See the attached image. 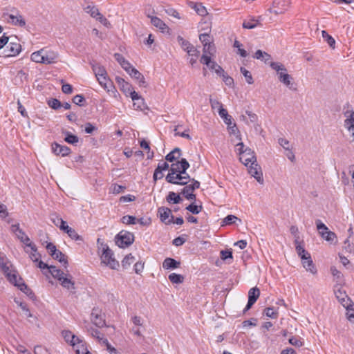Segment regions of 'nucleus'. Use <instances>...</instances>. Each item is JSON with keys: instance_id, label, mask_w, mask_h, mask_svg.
Here are the masks:
<instances>
[{"instance_id": "nucleus-1", "label": "nucleus", "mask_w": 354, "mask_h": 354, "mask_svg": "<svg viewBox=\"0 0 354 354\" xmlns=\"http://www.w3.org/2000/svg\"><path fill=\"white\" fill-rule=\"evenodd\" d=\"M189 167V164L185 158H182L180 161L172 163L169 169V172L166 176V180L170 183H176L175 180H185V178L178 177V174L181 171V170L184 172V171L187 170Z\"/></svg>"}, {"instance_id": "nucleus-2", "label": "nucleus", "mask_w": 354, "mask_h": 354, "mask_svg": "<svg viewBox=\"0 0 354 354\" xmlns=\"http://www.w3.org/2000/svg\"><path fill=\"white\" fill-rule=\"evenodd\" d=\"M102 263L109 266L111 269H117L119 266V263L113 257L112 250L106 244L102 245V253L101 254Z\"/></svg>"}, {"instance_id": "nucleus-3", "label": "nucleus", "mask_w": 354, "mask_h": 354, "mask_svg": "<svg viewBox=\"0 0 354 354\" xmlns=\"http://www.w3.org/2000/svg\"><path fill=\"white\" fill-rule=\"evenodd\" d=\"M134 241L133 233L127 231H121L115 237V243L120 247L124 248L129 246Z\"/></svg>"}, {"instance_id": "nucleus-4", "label": "nucleus", "mask_w": 354, "mask_h": 354, "mask_svg": "<svg viewBox=\"0 0 354 354\" xmlns=\"http://www.w3.org/2000/svg\"><path fill=\"white\" fill-rule=\"evenodd\" d=\"M21 50V46L19 42L10 41L6 46L3 51L0 52L4 57H14L17 55Z\"/></svg>"}, {"instance_id": "nucleus-5", "label": "nucleus", "mask_w": 354, "mask_h": 354, "mask_svg": "<svg viewBox=\"0 0 354 354\" xmlns=\"http://www.w3.org/2000/svg\"><path fill=\"white\" fill-rule=\"evenodd\" d=\"M248 167L249 174L256 178V180L261 184L263 183V174L261 171V167L254 162L252 165L247 166Z\"/></svg>"}, {"instance_id": "nucleus-6", "label": "nucleus", "mask_w": 354, "mask_h": 354, "mask_svg": "<svg viewBox=\"0 0 354 354\" xmlns=\"http://www.w3.org/2000/svg\"><path fill=\"white\" fill-rule=\"evenodd\" d=\"M260 295V290L258 288L254 287L252 288L248 292V304L243 310V312L248 311L253 304L257 301Z\"/></svg>"}, {"instance_id": "nucleus-7", "label": "nucleus", "mask_w": 354, "mask_h": 354, "mask_svg": "<svg viewBox=\"0 0 354 354\" xmlns=\"http://www.w3.org/2000/svg\"><path fill=\"white\" fill-rule=\"evenodd\" d=\"M214 45L211 44L203 45V54L201 58V62L205 65H209L211 62L212 55L214 53Z\"/></svg>"}, {"instance_id": "nucleus-8", "label": "nucleus", "mask_w": 354, "mask_h": 354, "mask_svg": "<svg viewBox=\"0 0 354 354\" xmlns=\"http://www.w3.org/2000/svg\"><path fill=\"white\" fill-rule=\"evenodd\" d=\"M99 84L107 91V92H113L115 97H117L118 93L115 89L112 82L108 78L107 75L97 78Z\"/></svg>"}, {"instance_id": "nucleus-9", "label": "nucleus", "mask_w": 354, "mask_h": 354, "mask_svg": "<svg viewBox=\"0 0 354 354\" xmlns=\"http://www.w3.org/2000/svg\"><path fill=\"white\" fill-rule=\"evenodd\" d=\"M91 319L93 324L97 327L102 328L105 326V320L101 312L97 309H93Z\"/></svg>"}, {"instance_id": "nucleus-10", "label": "nucleus", "mask_w": 354, "mask_h": 354, "mask_svg": "<svg viewBox=\"0 0 354 354\" xmlns=\"http://www.w3.org/2000/svg\"><path fill=\"white\" fill-rule=\"evenodd\" d=\"M239 160L245 166H248L250 164L252 165L254 162H257L254 153L250 148H246V153H243L239 157Z\"/></svg>"}, {"instance_id": "nucleus-11", "label": "nucleus", "mask_w": 354, "mask_h": 354, "mask_svg": "<svg viewBox=\"0 0 354 354\" xmlns=\"http://www.w3.org/2000/svg\"><path fill=\"white\" fill-rule=\"evenodd\" d=\"M158 212L160 215L161 221L165 224H170L172 223L174 216L171 215V212L169 208L161 207L158 208Z\"/></svg>"}, {"instance_id": "nucleus-12", "label": "nucleus", "mask_w": 354, "mask_h": 354, "mask_svg": "<svg viewBox=\"0 0 354 354\" xmlns=\"http://www.w3.org/2000/svg\"><path fill=\"white\" fill-rule=\"evenodd\" d=\"M305 259H301L303 267L307 272L315 275L317 273V270L312 260L310 254L305 257Z\"/></svg>"}, {"instance_id": "nucleus-13", "label": "nucleus", "mask_w": 354, "mask_h": 354, "mask_svg": "<svg viewBox=\"0 0 354 354\" xmlns=\"http://www.w3.org/2000/svg\"><path fill=\"white\" fill-rule=\"evenodd\" d=\"M69 344L73 347L77 354H83L86 349L83 342L75 335L74 339H71Z\"/></svg>"}, {"instance_id": "nucleus-14", "label": "nucleus", "mask_w": 354, "mask_h": 354, "mask_svg": "<svg viewBox=\"0 0 354 354\" xmlns=\"http://www.w3.org/2000/svg\"><path fill=\"white\" fill-rule=\"evenodd\" d=\"M43 55L44 64H51L55 63L58 58V53L57 52L51 50H47L44 48Z\"/></svg>"}, {"instance_id": "nucleus-15", "label": "nucleus", "mask_w": 354, "mask_h": 354, "mask_svg": "<svg viewBox=\"0 0 354 354\" xmlns=\"http://www.w3.org/2000/svg\"><path fill=\"white\" fill-rule=\"evenodd\" d=\"M52 151L56 155H61L64 157L71 153V149L67 146L60 145L56 142L52 145Z\"/></svg>"}, {"instance_id": "nucleus-16", "label": "nucleus", "mask_w": 354, "mask_h": 354, "mask_svg": "<svg viewBox=\"0 0 354 354\" xmlns=\"http://www.w3.org/2000/svg\"><path fill=\"white\" fill-rule=\"evenodd\" d=\"M190 182L191 184L188 185L187 183L185 185L186 186L181 191V194H183L185 197L187 196V194L193 193L195 189H198L200 187V183L198 180L192 179Z\"/></svg>"}, {"instance_id": "nucleus-17", "label": "nucleus", "mask_w": 354, "mask_h": 354, "mask_svg": "<svg viewBox=\"0 0 354 354\" xmlns=\"http://www.w3.org/2000/svg\"><path fill=\"white\" fill-rule=\"evenodd\" d=\"M344 126L351 133L352 141L354 142V111L349 113V115L344 121Z\"/></svg>"}, {"instance_id": "nucleus-18", "label": "nucleus", "mask_w": 354, "mask_h": 354, "mask_svg": "<svg viewBox=\"0 0 354 354\" xmlns=\"http://www.w3.org/2000/svg\"><path fill=\"white\" fill-rule=\"evenodd\" d=\"M10 22L15 26H19L20 27H23L26 25V21L24 19L23 17L19 14L17 15L10 14L9 15Z\"/></svg>"}, {"instance_id": "nucleus-19", "label": "nucleus", "mask_w": 354, "mask_h": 354, "mask_svg": "<svg viewBox=\"0 0 354 354\" xmlns=\"http://www.w3.org/2000/svg\"><path fill=\"white\" fill-rule=\"evenodd\" d=\"M180 265V261H178L172 258H166L162 263V268L165 270L176 269Z\"/></svg>"}, {"instance_id": "nucleus-20", "label": "nucleus", "mask_w": 354, "mask_h": 354, "mask_svg": "<svg viewBox=\"0 0 354 354\" xmlns=\"http://www.w3.org/2000/svg\"><path fill=\"white\" fill-rule=\"evenodd\" d=\"M151 19V23L157 28L160 29L162 32H165L168 29V26L165 23L157 17L148 16Z\"/></svg>"}, {"instance_id": "nucleus-21", "label": "nucleus", "mask_w": 354, "mask_h": 354, "mask_svg": "<svg viewBox=\"0 0 354 354\" xmlns=\"http://www.w3.org/2000/svg\"><path fill=\"white\" fill-rule=\"evenodd\" d=\"M277 75L281 82H282L284 85L289 87L290 88H292V84L290 82L292 77L289 74L287 73V70L283 71Z\"/></svg>"}, {"instance_id": "nucleus-22", "label": "nucleus", "mask_w": 354, "mask_h": 354, "mask_svg": "<svg viewBox=\"0 0 354 354\" xmlns=\"http://www.w3.org/2000/svg\"><path fill=\"white\" fill-rule=\"evenodd\" d=\"M243 28L245 29H253L258 26H261V22L254 18H249L244 20L243 23Z\"/></svg>"}, {"instance_id": "nucleus-23", "label": "nucleus", "mask_w": 354, "mask_h": 354, "mask_svg": "<svg viewBox=\"0 0 354 354\" xmlns=\"http://www.w3.org/2000/svg\"><path fill=\"white\" fill-rule=\"evenodd\" d=\"M28 245H29L27 247L30 248L31 251H29L28 250H26V252L29 254V257L33 262H37L39 259L40 258V255L37 252L36 245L32 243L31 244H28Z\"/></svg>"}, {"instance_id": "nucleus-24", "label": "nucleus", "mask_w": 354, "mask_h": 354, "mask_svg": "<svg viewBox=\"0 0 354 354\" xmlns=\"http://www.w3.org/2000/svg\"><path fill=\"white\" fill-rule=\"evenodd\" d=\"M115 80L120 86L121 91H122L126 95H128V92H130L131 86L122 77H116Z\"/></svg>"}, {"instance_id": "nucleus-25", "label": "nucleus", "mask_w": 354, "mask_h": 354, "mask_svg": "<svg viewBox=\"0 0 354 354\" xmlns=\"http://www.w3.org/2000/svg\"><path fill=\"white\" fill-rule=\"evenodd\" d=\"M295 249L298 256L300 257L301 259H306L305 257L310 254V253L304 249V246L297 239L295 241Z\"/></svg>"}, {"instance_id": "nucleus-26", "label": "nucleus", "mask_w": 354, "mask_h": 354, "mask_svg": "<svg viewBox=\"0 0 354 354\" xmlns=\"http://www.w3.org/2000/svg\"><path fill=\"white\" fill-rule=\"evenodd\" d=\"M71 276L66 274V276L59 281L63 288L68 290H74V282L72 281Z\"/></svg>"}, {"instance_id": "nucleus-27", "label": "nucleus", "mask_w": 354, "mask_h": 354, "mask_svg": "<svg viewBox=\"0 0 354 354\" xmlns=\"http://www.w3.org/2000/svg\"><path fill=\"white\" fill-rule=\"evenodd\" d=\"M6 277L10 283L19 288L21 287V283H24L22 279L19 277L14 270L10 274H8V277Z\"/></svg>"}, {"instance_id": "nucleus-28", "label": "nucleus", "mask_w": 354, "mask_h": 354, "mask_svg": "<svg viewBox=\"0 0 354 354\" xmlns=\"http://www.w3.org/2000/svg\"><path fill=\"white\" fill-rule=\"evenodd\" d=\"M187 170H185L184 172L181 170V171H180L178 174V177H181L182 178H185V180H175V181L176 183H171V184H175V185H187L189 182H190V180H192L190 179V176H189V174L187 173L186 171Z\"/></svg>"}, {"instance_id": "nucleus-29", "label": "nucleus", "mask_w": 354, "mask_h": 354, "mask_svg": "<svg viewBox=\"0 0 354 354\" xmlns=\"http://www.w3.org/2000/svg\"><path fill=\"white\" fill-rule=\"evenodd\" d=\"M49 272L55 279H57L59 281H60L66 274L53 266H50L49 267Z\"/></svg>"}, {"instance_id": "nucleus-30", "label": "nucleus", "mask_w": 354, "mask_h": 354, "mask_svg": "<svg viewBox=\"0 0 354 354\" xmlns=\"http://www.w3.org/2000/svg\"><path fill=\"white\" fill-rule=\"evenodd\" d=\"M63 133L65 135L64 140L68 143L73 145H76L79 142V138L72 134L69 131H64Z\"/></svg>"}, {"instance_id": "nucleus-31", "label": "nucleus", "mask_w": 354, "mask_h": 354, "mask_svg": "<svg viewBox=\"0 0 354 354\" xmlns=\"http://www.w3.org/2000/svg\"><path fill=\"white\" fill-rule=\"evenodd\" d=\"M44 48L34 52L30 55V59L32 62L39 64H44Z\"/></svg>"}, {"instance_id": "nucleus-32", "label": "nucleus", "mask_w": 354, "mask_h": 354, "mask_svg": "<svg viewBox=\"0 0 354 354\" xmlns=\"http://www.w3.org/2000/svg\"><path fill=\"white\" fill-rule=\"evenodd\" d=\"M84 11L89 14L91 17L97 18L98 15H100V12L97 8L93 5H88L84 8Z\"/></svg>"}, {"instance_id": "nucleus-33", "label": "nucleus", "mask_w": 354, "mask_h": 354, "mask_svg": "<svg viewBox=\"0 0 354 354\" xmlns=\"http://www.w3.org/2000/svg\"><path fill=\"white\" fill-rule=\"evenodd\" d=\"M68 230L66 232L68 236L78 242V243H81L84 241V239L82 236L79 235L77 232L72 227L68 229Z\"/></svg>"}, {"instance_id": "nucleus-34", "label": "nucleus", "mask_w": 354, "mask_h": 354, "mask_svg": "<svg viewBox=\"0 0 354 354\" xmlns=\"http://www.w3.org/2000/svg\"><path fill=\"white\" fill-rule=\"evenodd\" d=\"M254 58L257 59H261L267 63L271 58L270 55L267 53L262 51L261 50H257L254 53Z\"/></svg>"}, {"instance_id": "nucleus-35", "label": "nucleus", "mask_w": 354, "mask_h": 354, "mask_svg": "<svg viewBox=\"0 0 354 354\" xmlns=\"http://www.w3.org/2000/svg\"><path fill=\"white\" fill-rule=\"evenodd\" d=\"M92 68L96 78L107 75L105 68L98 64H93Z\"/></svg>"}, {"instance_id": "nucleus-36", "label": "nucleus", "mask_w": 354, "mask_h": 354, "mask_svg": "<svg viewBox=\"0 0 354 354\" xmlns=\"http://www.w3.org/2000/svg\"><path fill=\"white\" fill-rule=\"evenodd\" d=\"M180 156V149L179 148H175L173 151H171L170 153H169L166 157L165 159L167 161L173 162L174 160L178 158Z\"/></svg>"}, {"instance_id": "nucleus-37", "label": "nucleus", "mask_w": 354, "mask_h": 354, "mask_svg": "<svg viewBox=\"0 0 354 354\" xmlns=\"http://www.w3.org/2000/svg\"><path fill=\"white\" fill-rule=\"evenodd\" d=\"M182 201L181 198L179 195L176 194L174 192H170L167 196V201L169 203L177 204L179 203Z\"/></svg>"}, {"instance_id": "nucleus-38", "label": "nucleus", "mask_w": 354, "mask_h": 354, "mask_svg": "<svg viewBox=\"0 0 354 354\" xmlns=\"http://www.w3.org/2000/svg\"><path fill=\"white\" fill-rule=\"evenodd\" d=\"M17 237L20 240L21 242L24 243L26 246H28V244H31L29 237L26 234L25 232L21 230L18 234H16Z\"/></svg>"}, {"instance_id": "nucleus-39", "label": "nucleus", "mask_w": 354, "mask_h": 354, "mask_svg": "<svg viewBox=\"0 0 354 354\" xmlns=\"http://www.w3.org/2000/svg\"><path fill=\"white\" fill-rule=\"evenodd\" d=\"M177 40L181 48L186 52L193 46L189 41L184 39L181 36H178Z\"/></svg>"}, {"instance_id": "nucleus-40", "label": "nucleus", "mask_w": 354, "mask_h": 354, "mask_svg": "<svg viewBox=\"0 0 354 354\" xmlns=\"http://www.w3.org/2000/svg\"><path fill=\"white\" fill-rule=\"evenodd\" d=\"M316 226L319 234L322 236H324V235L326 234V232L328 231V228L327 227V226L325 224H324L320 220L316 221Z\"/></svg>"}, {"instance_id": "nucleus-41", "label": "nucleus", "mask_w": 354, "mask_h": 354, "mask_svg": "<svg viewBox=\"0 0 354 354\" xmlns=\"http://www.w3.org/2000/svg\"><path fill=\"white\" fill-rule=\"evenodd\" d=\"M52 257L55 259L58 260L60 263H63L64 266H66L68 262L65 254H64L61 251L57 250L54 256Z\"/></svg>"}, {"instance_id": "nucleus-42", "label": "nucleus", "mask_w": 354, "mask_h": 354, "mask_svg": "<svg viewBox=\"0 0 354 354\" xmlns=\"http://www.w3.org/2000/svg\"><path fill=\"white\" fill-rule=\"evenodd\" d=\"M135 261V257L131 254H127L122 261V266L124 268H128Z\"/></svg>"}, {"instance_id": "nucleus-43", "label": "nucleus", "mask_w": 354, "mask_h": 354, "mask_svg": "<svg viewBox=\"0 0 354 354\" xmlns=\"http://www.w3.org/2000/svg\"><path fill=\"white\" fill-rule=\"evenodd\" d=\"M193 8L195 10L196 13L201 16H205L207 14L205 7L201 3H194Z\"/></svg>"}, {"instance_id": "nucleus-44", "label": "nucleus", "mask_w": 354, "mask_h": 354, "mask_svg": "<svg viewBox=\"0 0 354 354\" xmlns=\"http://www.w3.org/2000/svg\"><path fill=\"white\" fill-rule=\"evenodd\" d=\"M169 279L173 283H181L183 281V277L179 274L171 273L169 275Z\"/></svg>"}, {"instance_id": "nucleus-45", "label": "nucleus", "mask_w": 354, "mask_h": 354, "mask_svg": "<svg viewBox=\"0 0 354 354\" xmlns=\"http://www.w3.org/2000/svg\"><path fill=\"white\" fill-rule=\"evenodd\" d=\"M19 289L21 291H23L30 299H35V295L34 292L24 283H21V287H19Z\"/></svg>"}, {"instance_id": "nucleus-46", "label": "nucleus", "mask_w": 354, "mask_h": 354, "mask_svg": "<svg viewBox=\"0 0 354 354\" xmlns=\"http://www.w3.org/2000/svg\"><path fill=\"white\" fill-rule=\"evenodd\" d=\"M322 37L324 39V40L326 41H327V43L328 44V45L334 48H335V39L330 36L329 35L326 31L325 30H322Z\"/></svg>"}, {"instance_id": "nucleus-47", "label": "nucleus", "mask_w": 354, "mask_h": 354, "mask_svg": "<svg viewBox=\"0 0 354 354\" xmlns=\"http://www.w3.org/2000/svg\"><path fill=\"white\" fill-rule=\"evenodd\" d=\"M236 221L241 222V219L234 215H228L223 220V225H230L235 223Z\"/></svg>"}, {"instance_id": "nucleus-48", "label": "nucleus", "mask_w": 354, "mask_h": 354, "mask_svg": "<svg viewBox=\"0 0 354 354\" xmlns=\"http://www.w3.org/2000/svg\"><path fill=\"white\" fill-rule=\"evenodd\" d=\"M202 209L203 207L201 205H196L194 203H192L186 207L187 210L189 211L194 214H199L201 212Z\"/></svg>"}, {"instance_id": "nucleus-49", "label": "nucleus", "mask_w": 354, "mask_h": 354, "mask_svg": "<svg viewBox=\"0 0 354 354\" xmlns=\"http://www.w3.org/2000/svg\"><path fill=\"white\" fill-rule=\"evenodd\" d=\"M241 73L243 74V75L245 77L246 82L249 84H252L254 82L252 76L250 71H248L247 69H245L243 67L241 68Z\"/></svg>"}, {"instance_id": "nucleus-50", "label": "nucleus", "mask_w": 354, "mask_h": 354, "mask_svg": "<svg viewBox=\"0 0 354 354\" xmlns=\"http://www.w3.org/2000/svg\"><path fill=\"white\" fill-rule=\"evenodd\" d=\"M242 44L237 40H235L234 43V47L237 48V53L239 54L241 57H245L248 55V53L245 50L241 48Z\"/></svg>"}, {"instance_id": "nucleus-51", "label": "nucleus", "mask_w": 354, "mask_h": 354, "mask_svg": "<svg viewBox=\"0 0 354 354\" xmlns=\"http://www.w3.org/2000/svg\"><path fill=\"white\" fill-rule=\"evenodd\" d=\"M199 39L203 45L212 43V39L209 33L205 32L200 34Z\"/></svg>"}, {"instance_id": "nucleus-52", "label": "nucleus", "mask_w": 354, "mask_h": 354, "mask_svg": "<svg viewBox=\"0 0 354 354\" xmlns=\"http://www.w3.org/2000/svg\"><path fill=\"white\" fill-rule=\"evenodd\" d=\"M289 343L296 347H300L302 346L304 344V342L302 339L297 337H291L289 340Z\"/></svg>"}, {"instance_id": "nucleus-53", "label": "nucleus", "mask_w": 354, "mask_h": 354, "mask_svg": "<svg viewBox=\"0 0 354 354\" xmlns=\"http://www.w3.org/2000/svg\"><path fill=\"white\" fill-rule=\"evenodd\" d=\"M270 66L272 69L277 71V74H279L280 72H282L283 71H286L284 65L279 62H272L270 64Z\"/></svg>"}, {"instance_id": "nucleus-54", "label": "nucleus", "mask_w": 354, "mask_h": 354, "mask_svg": "<svg viewBox=\"0 0 354 354\" xmlns=\"http://www.w3.org/2000/svg\"><path fill=\"white\" fill-rule=\"evenodd\" d=\"M265 314L267 317L276 319L277 317L278 313L274 309V308L268 307L265 309Z\"/></svg>"}, {"instance_id": "nucleus-55", "label": "nucleus", "mask_w": 354, "mask_h": 354, "mask_svg": "<svg viewBox=\"0 0 354 354\" xmlns=\"http://www.w3.org/2000/svg\"><path fill=\"white\" fill-rule=\"evenodd\" d=\"M15 301L19 305L21 310L24 312L25 315L28 317H32V315L30 313L27 305L25 303L15 300Z\"/></svg>"}, {"instance_id": "nucleus-56", "label": "nucleus", "mask_w": 354, "mask_h": 354, "mask_svg": "<svg viewBox=\"0 0 354 354\" xmlns=\"http://www.w3.org/2000/svg\"><path fill=\"white\" fill-rule=\"evenodd\" d=\"M136 221L137 219L135 216L129 215L124 216L122 218V222L127 225L135 224L136 223Z\"/></svg>"}, {"instance_id": "nucleus-57", "label": "nucleus", "mask_w": 354, "mask_h": 354, "mask_svg": "<svg viewBox=\"0 0 354 354\" xmlns=\"http://www.w3.org/2000/svg\"><path fill=\"white\" fill-rule=\"evenodd\" d=\"M133 106L136 110H142L145 107V101L142 97L133 101Z\"/></svg>"}, {"instance_id": "nucleus-58", "label": "nucleus", "mask_w": 354, "mask_h": 354, "mask_svg": "<svg viewBox=\"0 0 354 354\" xmlns=\"http://www.w3.org/2000/svg\"><path fill=\"white\" fill-rule=\"evenodd\" d=\"M49 106L55 110L58 109L62 106V104L57 99H51L48 102Z\"/></svg>"}, {"instance_id": "nucleus-59", "label": "nucleus", "mask_w": 354, "mask_h": 354, "mask_svg": "<svg viewBox=\"0 0 354 354\" xmlns=\"http://www.w3.org/2000/svg\"><path fill=\"white\" fill-rule=\"evenodd\" d=\"M62 337L67 343H70L71 339H74V334L70 330H63L62 332Z\"/></svg>"}, {"instance_id": "nucleus-60", "label": "nucleus", "mask_w": 354, "mask_h": 354, "mask_svg": "<svg viewBox=\"0 0 354 354\" xmlns=\"http://www.w3.org/2000/svg\"><path fill=\"white\" fill-rule=\"evenodd\" d=\"M232 252L230 250H222L221 252V259L222 260H227L228 259H232Z\"/></svg>"}, {"instance_id": "nucleus-61", "label": "nucleus", "mask_w": 354, "mask_h": 354, "mask_svg": "<svg viewBox=\"0 0 354 354\" xmlns=\"http://www.w3.org/2000/svg\"><path fill=\"white\" fill-rule=\"evenodd\" d=\"M9 41L8 37L3 35L0 37V50L3 51L6 48V46L7 45Z\"/></svg>"}, {"instance_id": "nucleus-62", "label": "nucleus", "mask_w": 354, "mask_h": 354, "mask_svg": "<svg viewBox=\"0 0 354 354\" xmlns=\"http://www.w3.org/2000/svg\"><path fill=\"white\" fill-rule=\"evenodd\" d=\"M245 114L248 116L250 122L252 124H255L258 120V116L254 113L250 111H246Z\"/></svg>"}, {"instance_id": "nucleus-63", "label": "nucleus", "mask_w": 354, "mask_h": 354, "mask_svg": "<svg viewBox=\"0 0 354 354\" xmlns=\"http://www.w3.org/2000/svg\"><path fill=\"white\" fill-rule=\"evenodd\" d=\"M131 71L129 73V75L136 80L137 79H142V74L140 73L136 68H133V69H131Z\"/></svg>"}, {"instance_id": "nucleus-64", "label": "nucleus", "mask_w": 354, "mask_h": 354, "mask_svg": "<svg viewBox=\"0 0 354 354\" xmlns=\"http://www.w3.org/2000/svg\"><path fill=\"white\" fill-rule=\"evenodd\" d=\"M131 322L136 326H142L143 324L142 318L137 315H135L131 318Z\"/></svg>"}]
</instances>
